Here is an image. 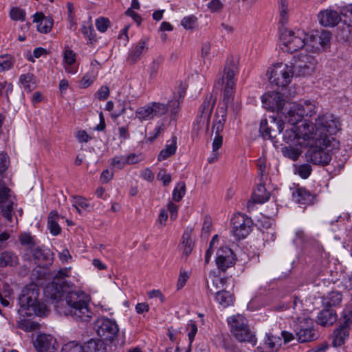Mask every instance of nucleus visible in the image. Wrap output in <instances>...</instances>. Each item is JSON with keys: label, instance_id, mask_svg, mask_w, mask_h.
<instances>
[{"label": "nucleus", "instance_id": "f257e3e1", "mask_svg": "<svg viewBox=\"0 0 352 352\" xmlns=\"http://www.w3.org/2000/svg\"><path fill=\"white\" fill-rule=\"evenodd\" d=\"M64 314L76 321H89L94 316L89 296L81 290L69 291L65 295Z\"/></svg>", "mask_w": 352, "mask_h": 352}, {"label": "nucleus", "instance_id": "f03ea898", "mask_svg": "<svg viewBox=\"0 0 352 352\" xmlns=\"http://www.w3.org/2000/svg\"><path fill=\"white\" fill-rule=\"evenodd\" d=\"M314 126L313 135H310L311 139L316 140V143L323 142L324 145L327 142H336V140L332 135L336 134L340 130V123L339 119L333 114L325 113L320 115L316 122L309 123Z\"/></svg>", "mask_w": 352, "mask_h": 352}, {"label": "nucleus", "instance_id": "7ed1b4c3", "mask_svg": "<svg viewBox=\"0 0 352 352\" xmlns=\"http://www.w3.org/2000/svg\"><path fill=\"white\" fill-rule=\"evenodd\" d=\"M38 298V289L36 285L31 284L26 286L19 296V301L21 306L19 311H25V314L31 316L45 315L47 306L40 302Z\"/></svg>", "mask_w": 352, "mask_h": 352}, {"label": "nucleus", "instance_id": "20e7f679", "mask_svg": "<svg viewBox=\"0 0 352 352\" xmlns=\"http://www.w3.org/2000/svg\"><path fill=\"white\" fill-rule=\"evenodd\" d=\"M313 131L314 126L305 120L300 126L283 130L281 133L283 140L286 143L306 148L316 143V140L310 138V135H313Z\"/></svg>", "mask_w": 352, "mask_h": 352}, {"label": "nucleus", "instance_id": "39448f33", "mask_svg": "<svg viewBox=\"0 0 352 352\" xmlns=\"http://www.w3.org/2000/svg\"><path fill=\"white\" fill-rule=\"evenodd\" d=\"M69 270L70 268H63L57 272L52 281L45 289V294L47 298L58 302V300L65 297L67 292L65 291L67 287L65 278L69 276Z\"/></svg>", "mask_w": 352, "mask_h": 352}, {"label": "nucleus", "instance_id": "423d86ee", "mask_svg": "<svg viewBox=\"0 0 352 352\" xmlns=\"http://www.w3.org/2000/svg\"><path fill=\"white\" fill-rule=\"evenodd\" d=\"M238 71L236 62L232 58L228 59L222 78L223 82L226 81V87L223 93V106L226 110L228 105L233 100L234 90L235 87L234 76Z\"/></svg>", "mask_w": 352, "mask_h": 352}, {"label": "nucleus", "instance_id": "0eeeda50", "mask_svg": "<svg viewBox=\"0 0 352 352\" xmlns=\"http://www.w3.org/2000/svg\"><path fill=\"white\" fill-rule=\"evenodd\" d=\"M280 38L285 45V50L294 53L303 47H307V34L304 31L298 30L296 32L288 30L281 28Z\"/></svg>", "mask_w": 352, "mask_h": 352}, {"label": "nucleus", "instance_id": "6e6552de", "mask_svg": "<svg viewBox=\"0 0 352 352\" xmlns=\"http://www.w3.org/2000/svg\"><path fill=\"white\" fill-rule=\"evenodd\" d=\"M293 329L300 342H311L317 339L314 329V322L308 317H296L294 320Z\"/></svg>", "mask_w": 352, "mask_h": 352}, {"label": "nucleus", "instance_id": "1a4fd4ad", "mask_svg": "<svg viewBox=\"0 0 352 352\" xmlns=\"http://www.w3.org/2000/svg\"><path fill=\"white\" fill-rule=\"evenodd\" d=\"M334 146L335 144L333 142H327L325 145L323 142L314 143L312 145L307 146V148L309 149L306 155L313 164L324 166L331 161V157L329 151Z\"/></svg>", "mask_w": 352, "mask_h": 352}, {"label": "nucleus", "instance_id": "9d476101", "mask_svg": "<svg viewBox=\"0 0 352 352\" xmlns=\"http://www.w3.org/2000/svg\"><path fill=\"white\" fill-rule=\"evenodd\" d=\"M267 75L272 85L278 87H285L291 82L294 74L288 65L279 63L269 68Z\"/></svg>", "mask_w": 352, "mask_h": 352}, {"label": "nucleus", "instance_id": "9b49d317", "mask_svg": "<svg viewBox=\"0 0 352 352\" xmlns=\"http://www.w3.org/2000/svg\"><path fill=\"white\" fill-rule=\"evenodd\" d=\"M215 104V99L212 98V94L207 95L202 102L197 116L193 123V131L199 132L206 125V131L208 130L210 118Z\"/></svg>", "mask_w": 352, "mask_h": 352}, {"label": "nucleus", "instance_id": "f8f14e48", "mask_svg": "<svg viewBox=\"0 0 352 352\" xmlns=\"http://www.w3.org/2000/svg\"><path fill=\"white\" fill-rule=\"evenodd\" d=\"M285 123L281 119L274 116L270 117V121L263 119L261 121L259 132L264 139L273 140L278 135H280L284 129Z\"/></svg>", "mask_w": 352, "mask_h": 352}, {"label": "nucleus", "instance_id": "ddd939ff", "mask_svg": "<svg viewBox=\"0 0 352 352\" xmlns=\"http://www.w3.org/2000/svg\"><path fill=\"white\" fill-rule=\"evenodd\" d=\"M316 60L311 55L301 54L292 63V74L298 76L310 75L315 69Z\"/></svg>", "mask_w": 352, "mask_h": 352}, {"label": "nucleus", "instance_id": "4468645a", "mask_svg": "<svg viewBox=\"0 0 352 352\" xmlns=\"http://www.w3.org/2000/svg\"><path fill=\"white\" fill-rule=\"evenodd\" d=\"M331 34L326 30H315L307 34V47L312 51H318L329 45Z\"/></svg>", "mask_w": 352, "mask_h": 352}, {"label": "nucleus", "instance_id": "2eb2a0df", "mask_svg": "<svg viewBox=\"0 0 352 352\" xmlns=\"http://www.w3.org/2000/svg\"><path fill=\"white\" fill-rule=\"evenodd\" d=\"M97 334L102 340L111 341L118 335L119 329L116 321L107 318H98L96 323Z\"/></svg>", "mask_w": 352, "mask_h": 352}, {"label": "nucleus", "instance_id": "dca6fc26", "mask_svg": "<svg viewBox=\"0 0 352 352\" xmlns=\"http://www.w3.org/2000/svg\"><path fill=\"white\" fill-rule=\"evenodd\" d=\"M14 201L12 191L0 180V213L9 221L12 220Z\"/></svg>", "mask_w": 352, "mask_h": 352}, {"label": "nucleus", "instance_id": "f3484780", "mask_svg": "<svg viewBox=\"0 0 352 352\" xmlns=\"http://www.w3.org/2000/svg\"><path fill=\"white\" fill-rule=\"evenodd\" d=\"M232 232L238 239L245 238L251 232L252 221L248 216L238 213L232 218Z\"/></svg>", "mask_w": 352, "mask_h": 352}, {"label": "nucleus", "instance_id": "a211bd4d", "mask_svg": "<svg viewBox=\"0 0 352 352\" xmlns=\"http://www.w3.org/2000/svg\"><path fill=\"white\" fill-rule=\"evenodd\" d=\"M263 107L272 111H276L285 114L283 107L285 104V100L282 94L278 91H270L262 97Z\"/></svg>", "mask_w": 352, "mask_h": 352}, {"label": "nucleus", "instance_id": "6ab92c4d", "mask_svg": "<svg viewBox=\"0 0 352 352\" xmlns=\"http://www.w3.org/2000/svg\"><path fill=\"white\" fill-rule=\"evenodd\" d=\"M215 261L218 269L225 272L228 268L234 265V254L230 248L228 247L221 248L217 252Z\"/></svg>", "mask_w": 352, "mask_h": 352}, {"label": "nucleus", "instance_id": "aec40b11", "mask_svg": "<svg viewBox=\"0 0 352 352\" xmlns=\"http://www.w3.org/2000/svg\"><path fill=\"white\" fill-rule=\"evenodd\" d=\"M56 340L51 335H38L34 342L38 352H54L56 349Z\"/></svg>", "mask_w": 352, "mask_h": 352}, {"label": "nucleus", "instance_id": "412c9836", "mask_svg": "<svg viewBox=\"0 0 352 352\" xmlns=\"http://www.w3.org/2000/svg\"><path fill=\"white\" fill-rule=\"evenodd\" d=\"M153 109V113L155 117H161L166 114L168 110L172 114H175L179 108V102L177 100H172L167 104L161 102H150Z\"/></svg>", "mask_w": 352, "mask_h": 352}, {"label": "nucleus", "instance_id": "4be33fe9", "mask_svg": "<svg viewBox=\"0 0 352 352\" xmlns=\"http://www.w3.org/2000/svg\"><path fill=\"white\" fill-rule=\"evenodd\" d=\"M320 23L324 27H333L337 25L341 20L340 14L333 10L320 11L318 15Z\"/></svg>", "mask_w": 352, "mask_h": 352}, {"label": "nucleus", "instance_id": "5701e85b", "mask_svg": "<svg viewBox=\"0 0 352 352\" xmlns=\"http://www.w3.org/2000/svg\"><path fill=\"white\" fill-rule=\"evenodd\" d=\"M350 324L345 322H342L340 325L336 328L332 336V344L333 346H340L344 344L345 340L349 336Z\"/></svg>", "mask_w": 352, "mask_h": 352}, {"label": "nucleus", "instance_id": "b1692460", "mask_svg": "<svg viewBox=\"0 0 352 352\" xmlns=\"http://www.w3.org/2000/svg\"><path fill=\"white\" fill-rule=\"evenodd\" d=\"M300 110V104H292L287 113L285 112V119L290 125L296 126L302 121L304 116Z\"/></svg>", "mask_w": 352, "mask_h": 352}, {"label": "nucleus", "instance_id": "393cba45", "mask_svg": "<svg viewBox=\"0 0 352 352\" xmlns=\"http://www.w3.org/2000/svg\"><path fill=\"white\" fill-rule=\"evenodd\" d=\"M337 320L336 311L330 307H324L317 316V323L321 326L332 325Z\"/></svg>", "mask_w": 352, "mask_h": 352}, {"label": "nucleus", "instance_id": "a878e982", "mask_svg": "<svg viewBox=\"0 0 352 352\" xmlns=\"http://www.w3.org/2000/svg\"><path fill=\"white\" fill-rule=\"evenodd\" d=\"M228 322L230 327V332L234 337H238L241 339V335L239 333V329L248 325L247 319L241 316L236 315L228 319Z\"/></svg>", "mask_w": 352, "mask_h": 352}, {"label": "nucleus", "instance_id": "bb28decb", "mask_svg": "<svg viewBox=\"0 0 352 352\" xmlns=\"http://www.w3.org/2000/svg\"><path fill=\"white\" fill-rule=\"evenodd\" d=\"M33 22L37 23V30L41 33L50 32L53 26V19L45 16L42 12H36L33 16Z\"/></svg>", "mask_w": 352, "mask_h": 352}, {"label": "nucleus", "instance_id": "cd10ccee", "mask_svg": "<svg viewBox=\"0 0 352 352\" xmlns=\"http://www.w3.org/2000/svg\"><path fill=\"white\" fill-rule=\"evenodd\" d=\"M270 198V193L267 192L265 186L262 184L258 185L256 189L253 192L252 195V201H248V207L253 205L254 203L263 204L267 201Z\"/></svg>", "mask_w": 352, "mask_h": 352}, {"label": "nucleus", "instance_id": "c85d7f7f", "mask_svg": "<svg viewBox=\"0 0 352 352\" xmlns=\"http://www.w3.org/2000/svg\"><path fill=\"white\" fill-rule=\"evenodd\" d=\"M18 263L19 258L14 252L6 250L0 254V267H14Z\"/></svg>", "mask_w": 352, "mask_h": 352}, {"label": "nucleus", "instance_id": "c756f323", "mask_svg": "<svg viewBox=\"0 0 352 352\" xmlns=\"http://www.w3.org/2000/svg\"><path fill=\"white\" fill-rule=\"evenodd\" d=\"M226 111L223 107H219L214 115L212 131H215L216 134H220L223 131L226 122Z\"/></svg>", "mask_w": 352, "mask_h": 352}, {"label": "nucleus", "instance_id": "7c9ffc66", "mask_svg": "<svg viewBox=\"0 0 352 352\" xmlns=\"http://www.w3.org/2000/svg\"><path fill=\"white\" fill-rule=\"evenodd\" d=\"M342 300L340 292L332 291L322 298V305L324 307H333L340 305Z\"/></svg>", "mask_w": 352, "mask_h": 352}, {"label": "nucleus", "instance_id": "2f4dec72", "mask_svg": "<svg viewBox=\"0 0 352 352\" xmlns=\"http://www.w3.org/2000/svg\"><path fill=\"white\" fill-rule=\"evenodd\" d=\"M294 197L296 203L304 206L311 204L314 200V196L305 188H298Z\"/></svg>", "mask_w": 352, "mask_h": 352}, {"label": "nucleus", "instance_id": "473e14b6", "mask_svg": "<svg viewBox=\"0 0 352 352\" xmlns=\"http://www.w3.org/2000/svg\"><path fill=\"white\" fill-rule=\"evenodd\" d=\"M226 279L217 276H212L210 281H207V288L211 294H216L219 291H223Z\"/></svg>", "mask_w": 352, "mask_h": 352}, {"label": "nucleus", "instance_id": "72a5a7b5", "mask_svg": "<svg viewBox=\"0 0 352 352\" xmlns=\"http://www.w3.org/2000/svg\"><path fill=\"white\" fill-rule=\"evenodd\" d=\"M177 137L173 136L170 140L167 142L165 148L162 149L158 155L159 160H164L174 155L177 150Z\"/></svg>", "mask_w": 352, "mask_h": 352}, {"label": "nucleus", "instance_id": "f704fd0d", "mask_svg": "<svg viewBox=\"0 0 352 352\" xmlns=\"http://www.w3.org/2000/svg\"><path fill=\"white\" fill-rule=\"evenodd\" d=\"M192 228H188L184 232L182 237V245L183 248V254L187 257L192 252L194 243L191 239Z\"/></svg>", "mask_w": 352, "mask_h": 352}, {"label": "nucleus", "instance_id": "c9c22d12", "mask_svg": "<svg viewBox=\"0 0 352 352\" xmlns=\"http://www.w3.org/2000/svg\"><path fill=\"white\" fill-rule=\"evenodd\" d=\"M144 41H140L137 45L131 51L128 56V60L135 63L141 57L142 54L147 50Z\"/></svg>", "mask_w": 352, "mask_h": 352}, {"label": "nucleus", "instance_id": "e433bc0d", "mask_svg": "<svg viewBox=\"0 0 352 352\" xmlns=\"http://www.w3.org/2000/svg\"><path fill=\"white\" fill-rule=\"evenodd\" d=\"M19 82L23 88L30 92L36 87V79L33 74L27 73L21 74L19 77Z\"/></svg>", "mask_w": 352, "mask_h": 352}, {"label": "nucleus", "instance_id": "4c0bfd02", "mask_svg": "<svg viewBox=\"0 0 352 352\" xmlns=\"http://www.w3.org/2000/svg\"><path fill=\"white\" fill-rule=\"evenodd\" d=\"M234 298V296L226 290L219 291L215 294L216 300L223 307L233 305Z\"/></svg>", "mask_w": 352, "mask_h": 352}, {"label": "nucleus", "instance_id": "58836bf2", "mask_svg": "<svg viewBox=\"0 0 352 352\" xmlns=\"http://www.w3.org/2000/svg\"><path fill=\"white\" fill-rule=\"evenodd\" d=\"M107 347L102 339H91L87 342V352H106Z\"/></svg>", "mask_w": 352, "mask_h": 352}, {"label": "nucleus", "instance_id": "ea45409f", "mask_svg": "<svg viewBox=\"0 0 352 352\" xmlns=\"http://www.w3.org/2000/svg\"><path fill=\"white\" fill-rule=\"evenodd\" d=\"M239 333L241 335V339L238 337H234L238 341L241 342H250L252 345L256 344V339L255 336L252 333L248 325L239 329Z\"/></svg>", "mask_w": 352, "mask_h": 352}, {"label": "nucleus", "instance_id": "a19ab883", "mask_svg": "<svg viewBox=\"0 0 352 352\" xmlns=\"http://www.w3.org/2000/svg\"><path fill=\"white\" fill-rule=\"evenodd\" d=\"M135 113L140 120H150L154 118L151 103L137 109Z\"/></svg>", "mask_w": 352, "mask_h": 352}, {"label": "nucleus", "instance_id": "79ce46f5", "mask_svg": "<svg viewBox=\"0 0 352 352\" xmlns=\"http://www.w3.org/2000/svg\"><path fill=\"white\" fill-rule=\"evenodd\" d=\"M58 213L56 211H52L48 216V228L50 233L56 236L60 234L61 229L56 222Z\"/></svg>", "mask_w": 352, "mask_h": 352}, {"label": "nucleus", "instance_id": "37998d69", "mask_svg": "<svg viewBox=\"0 0 352 352\" xmlns=\"http://www.w3.org/2000/svg\"><path fill=\"white\" fill-rule=\"evenodd\" d=\"M282 153L285 157H288L292 160H296L302 153V151L299 148L289 146L283 148Z\"/></svg>", "mask_w": 352, "mask_h": 352}, {"label": "nucleus", "instance_id": "c03bdc74", "mask_svg": "<svg viewBox=\"0 0 352 352\" xmlns=\"http://www.w3.org/2000/svg\"><path fill=\"white\" fill-rule=\"evenodd\" d=\"M317 107L315 102L305 101L303 104H300V110L303 116L311 117L316 113Z\"/></svg>", "mask_w": 352, "mask_h": 352}, {"label": "nucleus", "instance_id": "a18cd8bd", "mask_svg": "<svg viewBox=\"0 0 352 352\" xmlns=\"http://www.w3.org/2000/svg\"><path fill=\"white\" fill-rule=\"evenodd\" d=\"M186 193V184L184 182H179L173 192V199L179 201Z\"/></svg>", "mask_w": 352, "mask_h": 352}, {"label": "nucleus", "instance_id": "49530a36", "mask_svg": "<svg viewBox=\"0 0 352 352\" xmlns=\"http://www.w3.org/2000/svg\"><path fill=\"white\" fill-rule=\"evenodd\" d=\"M280 23L283 25L287 22V0H279Z\"/></svg>", "mask_w": 352, "mask_h": 352}, {"label": "nucleus", "instance_id": "de8ad7c7", "mask_svg": "<svg viewBox=\"0 0 352 352\" xmlns=\"http://www.w3.org/2000/svg\"><path fill=\"white\" fill-rule=\"evenodd\" d=\"M60 352H85V350L80 344L72 341L65 344Z\"/></svg>", "mask_w": 352, "mask_h": 352}, {"label": "nucleus", "instance_id": "09e8293b", "mask_svg": "<svg viewBox=\"0 0 352 352\" xmlns=\"http://www.w3.org/2000/svg\"><path fill=\"white\" fill-rule=\"evenodd\" d=\"M340 14L344 16V22L349 26H352V4L342 7Z\"/></svg>", "mask_w": 352, "mask_h": 352}, {"label": "nucleus", "instance_id": "8fccbe9b", "mask_svg": "<svg viewBox=\"0 0 352 352\" xmlns=\"http://www.w3.org/2000/svg\"><path fill=\"white\" fill-rule=\"evenodd\" d=\"M81 32L85 36L88 38V40L91 43L96 41V33L91 24H88L87 25L83 24L81 28Z\"/></svg>", "mask_w": 352, "mask_h": 352}, {"label": "nucleus", "instance_id": "3c124183", "mask_svg": "<svg viewBox=\"0 0 352 352\" xmlns=\"http://www.w3.org/2000/svg\"><path fill=\"white\" fill-rule=\"evenodd\" d=\"M265 344L272 351L277 350L280 345V339L272 335L267 334Z\"/></svg>", "mask_w": 352, "mask_h": 352}, {"label": "nucleus", "instance_id": "603ef678", "mask_svg": "<svg viewBox=\"0 0 352 352\" xmlns=\"http://www.w3.org/2000/svg\"><path fill=\"white\" fill-rule=\"evenodd\" d=\"M278 213V207L275 203H270L263 210V214L267 219H272Z\"/></svg>", "mask_w": 352, "mask_h": 352}, {"label": "nucleus", "instance_id": "864d4df0", "mask_svg": "<svg viewBox=\"0 0 352 352\" xmlns=\"http://www.w3.org/2000/svg\"><path fill=\"white\" fill-rule=\"evenodd\" d=\"M13 91V85L6 81L0 82V97L5 96L6 100L9 101V95Z\"/></svg>", "mask_w": 352, "mask_h": 352}, {"label": "nucleus", "instance_id": "5fc2aeb1", "mask_svg": "<svg viewBox=\"0 0 352 352\" xmlns=\"http://www.w3.org/2000/svg\"><path fill=\"white\" fill-rule=\"evenodd\" d=\"M10 16L14 21H24L25 18V12L19 8H12L10 11Z\"/></svg>", "mask_w": 352, "mask_h": 352}, {"label": "nucleus", "instance_id": "6e6d98bb", "mask_svg": "<svg viewBox=\"0 0 352 352\" xmlns=\"http://www.w3.org/2000/svg\"><path fill=\"white\" fill-rule=\"evenodd\" d=\"M19 240L21 245H28L30 250L35 245L34 238L28 233H22L20 235Z\"/></svg>", "mask_w": 352, "mask_h": 352}, {"label": "nucleus", "instance_id": "4d7b16f0", "mask_svg": "<svg viewBox=\"0 0 352 352\" xmlns=\"http://www.w3.org/2000/svg\"><path fill=\"white\" fill-rule=\"evenodd\" d=\"M197 18L193 15L184 17L182 21V26L188 29H193L197 25Z\"/></svg>", "mask_w": 352, "mask_h": 352}, {"label": "nucleus", "instance_id": "13d9d810", "mask_svg": "<svg viewBox=\"0 0 352 352\" xmlns=\"http://www.w3.org/2000/svg\"><path fill=\"white\" fill-rule=\"evenodd\" d=\"M110 21L105 17H100L96 21V26L98 31L104 32L110 25Z\"/></svg>", "mask_w": 352, "mask_h": 352}, {"label": "nucleus", "instance_id": "bf43d9fd", "mask_svg": "<svg viewBox=\"0 0 352 352\" xmlns=\"http://www.w3.org/2000/svg\"><path fill=\"white\" fill-rule=\"evenodd\" d=\"M31 252H32V257L35 262L38 264H41L42 261L46 260L47 256L44 252L38 248H32Z\"/></svg>", "mask_w": 352, "mask_h": 352}, {"label": "nucleus", "instance_id": "052dcab7", "mask_svg": "<svg viewBox=\"0 0 352 352\" xmlns=\"http://www.w3.org/2000/svg\"><path fill=\"white\" fill-rule=\"evenodd\" d=\"M13 66V61L10 56H1L0 57V67L1 71L10 69Z\"/></svg>", "mask_w": 352, "mask_h": 352}, {"label": "nucleus", "instance_id": "680f3d73", "mask_svg": "<svg viewBox=\"0 0 352 352\" xmlns=\"http://www.w3.org/2000/svg\"><path fill=\"white\" fill-rule=\"evenodd\" d=\"M294 243L297 245L308 244L309 239H307V236L302 230H298L296 232V236L294 239Z\"/></svg>", "mask_w": 352, "mask_h": 352}, {"label": "nucleus", "instance_id": "e2e57ef3", "mask_svg": "<svg viewBox=\"0 0 352 352\" xmlns=\"http://www.w3.org/2000/svg\"><path fill=\"white\" fill-rule=\"evenodd\" d=\"M186 329L187 331H188V336L190 342L192 343L197 332V324L193 321H190V322L187 324Z\"/></svg>", "mask_w": 352, "mask_h": 352}, {"label": "nucleus", "instance_id": "0e129e2a", "mask_svg": "<svg viewBox=\"0 0 352 352\" xmlns=\"http://www.w3.org/2000/svg\"><path fill=\"white\" fill-rule=\"evenodd\" d=\"M343 322L351 325L352 321V303L347 305L343 310Z\"/></svg>", "mask_w": 352, "mask_h": 352}, {"label": "nucleus", "instance_id": "69168bd1", "mask_svg": "<svg viewBox=\"0 0 352 352\" xmlns=\"http://www.w3.org/2000/svg\"><path fill=\"white\" fill-rule=\"evenodd\" d=\"M109 95V89L107 86H102L100 89L95 94L96 98L100 100H104L108 98Z\"/></svg>", "mask_w": 352, "mask_h": 352}, {"label": "nucleus", "instance_id": "338daca9", "mask_svg": "<svg viewBox=\"0 0 352 352\" xmlns=\"http://www.w3.org/2000/svg\"><path fill=\"white\" fill-rule=\"evenodd\" d=\"M76 205H78L85 209L89 207V204L87 202V199L81 196L74 197V204H72V206H76Z\"/></svg>", "mask_w": 352, "mask_h": 352}, {"label": "nucleus", "instance_id": "774afa93", "mask_svg": "<svg viewBox=\"0 0 352 352\" xmlns=\"http://www.w3.org/2000/svg\"><path fill=\"white\" fill-rule=\"evenodd\" d=\"M64 60L67 65H73L76 61V54L72 50H66L64 53Z\"/></svg>", "mask_w": 352, "mask_h": 352}]
</instances>
